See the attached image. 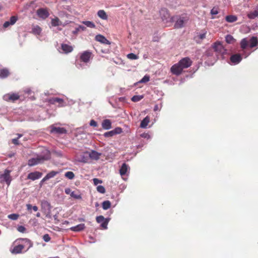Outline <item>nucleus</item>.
<instances>
[{
	"label": "nucleus",
	"instance_id": "f257e3e1",
	"mask_svg": "<svg viewBox=\"0 0 258 258\" xmlns=\"http://www.w3.org/2000/svg\"><path fill=\"white\" fill-rule=\"evenodd\" d=\"M33 245L32 242L27 238H19L13 243L10 248L12 253L17 254L27 251Z\"/></svg>",
	"mask_w": 258,
	"mask_h": 258
},
{
	"label": "nucleus",
	"instance_id": "f03ea898",
	"mask_svg": "<svg viewBox=\"0 0 258 258\" xmlns=\"http://www.w3.org/2000/svg\"><path fill=\"white\" fill-rule=\"evenodd\" d=\"M48 159V157L44 156H37L36 157H34L28 160V164L30 166H33L38 164L41 163L44 161Z\"/></svg>",
	"mask_w": 258,
	"mask_h": 258
},
{
	"label": "nucleus",
	"instance_id": "7ed1b4c3",
	"mask_svg": "<svg viewBox=\"0 0 258 258\" xmlns=\"http://www.w3.org/2000/svg\"><path fill=\"white\" fill-rule=\"evenodd\" d=\"M10 173L9 170H5L4 173L0 174V181L1 183L5 182L8 185H10L11 181Z\"/></svg>",
	"mask_w": 258,
	"mask_h": 258
},
{
	"label": "nucleus",
	"instance_id": "20e7f679",
	"mask_svg": "<svg viewBox=\"0 0 258 258\" xmlns=\"http://www.w3.org/2000/svg\"><path fill=\"white\" fill-rule=\"evenodd\" d=\"M213 49L217 53L223 55L226 54V50L224 48L223 45L219 42H215L213 45Z\"/></svg>",
	"mask_w": 258,
	"mask_h": 258
},
{
	"label": "nucleus",
	"instance_id": "39448f33",
	"mask_svg": "<svg viewBox=\"0 0 258 258\" xmlns=\"http://www.w3.org/2000/svg\"><path fill=\"white\" fill-rule=\"evenodd\" d=\"M88 152H84L76 156L75 160L79 162L87 163L89 161Z\"/></svg>",
	"mask_w": 258,
	"mask_h": 258
},
{
	"label": "nucleus",
	"instance_id": "423d86ee",
	"mask_svg": "<svg viewBox=\"0 0 258 258\" xmlns=\"http://www.w3.org/2000/svg\"><path fill=\"white\" fill-rule=\"evenodd\" d=\"M178 63L180 65L181 68L183 69L188 68L192 64V61L189 57H184L181 59Z\"/></svg>",
	"mask_w": 258,
	"mask_h": 258
},
{
	"label": "nucleus",
	"instance_id": "0eeeda50",
	"mask_svg": "<svg viewBox=\"0 0 258 258\" xmlns=\"http://www.w3.org/2000/svg\"><path fill=\"white\" fill-rule=\"evenodd\" d=\"M170 71L173 74L178 76L182 72L183 69L178 62H177L171 67Z\"/></svg>",
	"mask_w": 258,
	"mask_h": 258
},
{
	"label": "nucleus",
	"instance_id": "6e6552de",
	"mask_svg": "<svg viewBox=\"0 0 258 258\" xmlns=\"http://www.w3.org/2000/svg\"><path fill=\"white\" fill-rule=\"evenodd\" d=\"M122 132V128L119 127H117L112 131L105 133L103 135L106 138H109L113 137L115 135L119 134Z\"/></svg>",
	"mask_w": 258,
	"mask_h": 258
},
{
	"label": "nucleus",
	"instance_id": "1a4fd4ad",
	"mask_svg": "<svg viewBox=\"0 0 258 258\" xmlns=\"http://www.w3.org/2000/svg\"><path fill=\"white\" fill-rule=\"evenodd\" d=\"M242 60L241 55L240 54H234L230 56V63L232 64H237Z\"/></svg>",
	"mask_w": 258,
	"mask_h": 258
},
{
	"label": "nucleus",
	"instance_id": "9d476101",
	"mask_svg": "<svg viewBox=\"0 0 258 258\" xmlns=\"http://www.w3.org/2000/svg\"><path fill=\"white\" fill-rule=\"evenodd\" d=\"M19 95L18 94L16 93H9L3 96L4 99L8 101H14L15 100H18L19 98Z\"/></svg>",
	"mask_w": 258,
	"mask_h": 258
},
{
	"label": "nucleus",
	"instance_id": "9b49d317",
	"mask_svg": "<svg viewBox=\"0 0 258 258\" xmlns=\"http://www.w3.org/2000/svg\"><path fill=\"white\" fill-rule=\"evenodd\" d=\"M187 20V19L185 17H179L177 19L174 27L176 28H180L183 27L185 23Z\"/></svg>",
	"mask_w": 258,
	"mask_h": 258
},
{
	"label": "nucleus",
	"instance_id": "f8f14e48",
	"mask_svg": "<svg viewBox=\"0 0 258 258\" xmlns=\"http://www.w3.org/2000/svg\"><path fill=\"white\" fill-rule=\"evenodd\" d=\"M37 14L40 18L45 19L49 16V13L45 9H39L37 11Z\"/></svg>",
	"mask_w": 258,
	"mask_h": 258
},
{
	"label": "nucleus",
	"instance_id": "ddd939ff",
	"mask_svg": "<svg viewBox=\"0 0 258 258\" xmlns=\"http://www.w3.org/2000/svg\"><path fill=\"white\" fill-rule=\"evenodd\" d=\"M42 175L41 172L35 171L28 174L27 178L32 180H35L40 178Z\"/></svg>",
	"mask_w": 258,
	"mask_h": 258
},
{
	"label": "nucleus",
	"instance_id": "4468645a",
	"mask_svg": "<svg viewBox=\"0 0 258 258\" xmlns=\"http://www.w3.org/2000/svg\"><path fill=\"white\" fill-rule=\"evenodd\" d=\"M91 54V53L89 51H84L81 54L80 56V59L82 61L84 62H88L90 60Z\"/></svg>",
	"mask_w": 258,
	"mask_h": 258
},
{
	"label": "nucleus",
	"instance_id": "2eb2a0df",
	"mask_svg": "<svg viewBox=\"0 0 258 258\" xmlns=\"http://www.w3.org/2000/svg\"><path fill=\"white\" fill-rule=\"evenodd\" d=\"M51 133H55L59 134L66 133V130L63 127H56L54 125L51 126Z\"/></svg>",
	"mask_w": 258,
	"mask_h": 258
},
{
	"label": "nucleus",
	"instance_id": "dca6fc26",
	"mask_svg": "<svg viewBox=\"0 0 258 258\" xmlns=\"http://www.w3.org/2000/svg\"><path fill=\"white\" fill-rule=\"evenodd\" d=\"M88 155L89 158L94 160H98L100 158L101 153L94 150H92L90 152H88Z\"/></svg>",
	"mask_w": 258,
	"mask_h": 258
},
{
	"label": "nucleus",
	"instance_id": "f3484780",
	"mask_svg": "<svg viewBox=\"0 0 258 258\" xmlns=\"http://www.w3.org/2000/svg\"><path fill=\"white\" fill-rule=\"evenodd\" d=\"M129 166L126 163H123L122 164L119 169L120 174L122 176L126 174H127L128 172H129Z\"/></svg>",
	"mask_w": 258,
	"mask_h": 258
},
{
	"label": "nucleus",
	"instance_id": "a211bd4d",
	"mask_svg": "<svg viewBox=\"0 0 258 258\" xmlns=\"http://www.w3.org/2000/svg\"><path fill=\"white\" fill-rule=\"evenodd\" d=\"M49 102L51 104H54L56 103L59 104L58 106L59 107L63 106V99L57 97L52 98L49 99Z\"/></svg>",
	"mask_w": 258,
	"mask_h": 258
},
{
	"label": "nucleus",
	"instance_id": "6ab92c4d",
	"mask_svg": "<svg viewBox=\"0 0 258 258\" xmlns=\"http://www.w3.org/2000/svg\"><path fill=\"white\" fill-rule=\"evenodd\" d=\"M95 40L98 42H101L103 44H110L109 41L103 35L98 34L95 37Z\"/></svg>",
	"mask_w": 258,
	"mask_h": 258
},
{
	"label": "nucleus",
	"instance_id": "aec40b11",
	"mask_svg": "<svg viewBox=\"0 0 258 258\" xmlns=\"http://www.w3.org/2000/svg\"><path fill=\"white\" fill-rule=\"evenodd\" d=\"M61 49L63 53H68L73 51V47L71 45H70L67 44H62Z\"/></svg>",
	"mask_w": 258,
	"mask_h": 258
},
{
	"label": "nucleus",
	"instance_id": "412c9836",
	"mask_svg": "<svg viewBox=\"0 0 258 258\" xmlns=\"http://www.w3.org/2000/svg\"><path fill=\"white\" fill-rule=\"evenodd\" d=\"M57 172L54 171H51L49 173L46 174V175L41 180V183H42L51 178L54 177L57 174Z\"/></svg>",
	"mask_w": 258,
	"mask_h": 258
},
{
	"label": "nucleus",
	"instance_id": "4be33fe9",
	"mask_svg": "<svg viewBox=\"0 0 258 258\" xmlns=\"http://www.w3.org/2000/svg\"><path fill=\"white\" fill-rule=\"evenodd\" d=\"M102 127L104 130H109L111 128V122L109 119H105L102 122Z\"/></svg>",
	"mask_w": 258,
	"mask_h": 258
},
{
	"label": "nucleus",
	"instance_id": "5701e85b",
	"mask_svg": "<svg viewBox=\"0 0 258 258\" xmlns=\"http://www.w3.org/2000/svg\"><path fill=\"white\" fill-rule=\"evenodd\" d=\"M85 226L84 224H80L77 226L70 228V230L75 232H79L84 229Z\"/></svg>",
	"mask_w": 258,
	"mask_h": 258
},
{
	"label": "nucleus",
	"instance_id": "b1692460",
	"mask_svg": "<svg viewBox=\"0 0 258 258\" xmlns=\"http://www.w3.org/2000/svg\"><path fill=\"white\" fill-rule=\"evenodd\" d=\"M150 118L149 116H147L146 117H145L141 121L140 127L144 128H146L150 122Z\"/></svg>",
	"mask_w": 258,
	"mask_h": 258
},
{
	"label": "nucleus",
	"instance_id": "393cba45",
	"mask_svg": "<svg viewBox=\"0 0 258 258\" xmlns=\"http://www.w3.org/2000/svg\"><path fill=\"white\" fill-rule=\"evenodd\" d=\"M97 16L104 20H106L108 19L107 15L103 10H99L97 12Z\"/></svg>",
	"mask_w": 258,
	"mask_h": 258
},
{
	"label": "nucleus",
	"instance_id": "a878e982",
	"mask_svg": "<svg viewBox=\"0 0 258 258\" xmlns=\"http://www.w3.org/2000/svg\"><path fill=\"white\" fill-rule=\"evenodd\" d=\"M247 17L250 19H254L256 17H258V9L253 11L249 12L247 15Z\"/></svg>",
	"mask_w": 258,
	"mask_h": 258
},
{
	"label": "nucleus",
	"instance_id": "bb28decb",
	"mask_svg": "<svg viewBox=\"0 0 258 258\" xmlns=\"http://www.w3.org/2000/svg\"><path fill=\"white\" fill-rule=\"evenodd\" d=\"M257 39L255 37H251L248 41V44L251 48L254 47L257 45Z\"/></svg>",
	"mask_w": 258,
	"mask_h": 258
},
{
	"label": "nucleus",
	"instance_id": "cd10ccee",
	"mask_svg": "<svg viewBox=\"0 0 258 258\" xmlns=\"http://www.w3.org/2000/svg\"><path fill=\"white\" fill-rule=\"evenodd\" d=\"M86 30V27L82 25H79L75 29L72 31V33L74 35H77L79 32L84 31Z\"/></svg>",
	"mask_w": 258,
	"mask_h": 258
},
{
	"label": "nucleus",
	"instance_id": "c85d7f7f",
	"mask_svg": "<svg viewBox=\"0 0 258 258\" xmlns=\"http://www.w3.org/2000/svg\"><path fill=\"white\" fill-rule=\"evenodd\" d=\"M225 20L227 22L233 23L237 20V17L234 15H228L225 17Z\"/></svg>",
	"mask_w": 258,
	"mask_h": 258
},
{
	"label": "nucleus",
	"instance_id": "c756f323",
	"mask_svg": "<svg viewBox=\"0 0 258 258\" xmlns=\"http://www.w3.org/2000/svg\"><path fill=\"white\" fill-rule=\"evenodd\" d=\"M71 196L74 199L77 200H80L82 199L81 194L79 191H73L71 193Z\"/></svg>",
	"mask_w": 258,
	"mask_h": 258
},
{
	"label": "nucleus",
	"instance_id": "7c9ffc66",
	"mask_svg": "<svg viewBox=\"0 0 258 258\" xmlns=\"http://www.w3.org/2000/svg\"><path fill=\"white\" fill-rule=\"evenodd\" d=\"M9 75V72L7 69H4L0 70V78H6Z\"/></svg>",
	"mask_w": 258,
	"mask_h": 258
},
{
	"label": "nucleus",
	"instance_id": "2f4dec72",
	"mask_svg": "<svg viewBox=\"0 0 258 258\" xmlns=\"http://www.w3.org/2000/svg\"><path fill=\"white\" fill-rule=\"evenodd\" d=\"M82 23L83 24H84L86 26H87L89 28H95V26H96L95 24L93 22H91V21H82Z\"/></svg>",
	"mask_w": 258,
	"mask_h": 258
},
{
	"label": "nucleus",
	"instance_id": "473e14b6",
	"mask_svg": "<svg viewBox=\"0 0 258 258\" xmlns=\"http://www.w3.org/2000/svg\"><path fill=\"white\" fill-rule=\"evenodd\" d=\"M225 40L227 43L232 44L233 43L235 40L233 38V37L230 35H227L225 37Z\"/></svg>",
	"mask_w": 258,
	"mask_h": 258
},
{
	"label": "nucleus",
	"instance_id": "72a5a7b5",
	"mask_svg": "<svg viewBox=\"0 0 258 258\" xmlns=\"http://www.w3.org/2000/svg\"><path fill=\"white\" fill-rule=\"evenodd\" d=\"M248 45V41L246 38H243L240 42V46L242 49H245Z\"/></svg>",
	"mask_w": 258,
	"mask_h": 258
},
{
	"label": "nucleus",
	"instance_id": "f704fd0d",
	"mask_svg": "<svg viewBox=\"0 0 258 258\" xmlns=\"http://www.w3.org/2000/svg\"><path fill=\"white\" fill-rule=\"evenodd\" d=\"M60 22L58 18H55L51 20V25L52 26L56 27L60 25Z\"/></svg>",
	"mask_w": 258,
	"mask_h": 258
},
{
	"label": "nucleus",
	"instance_id": "c9c22d12",
	"mask_svg": "<svg viewBox=\"0 0 258 258\" xmlns=\"http://www.w3.org/2000/svg\"><path fill=\"white\" fill-rule=\"evenodd\" d=\"M111 206V203L109 201H105L102 203V208L104 210H107L110 208Z\"/></svg>",
	"mask_w": 258,
	"mask_h": 258
},
{
	"label": "nucleus",
	"instance_id": "e433bc0d",
	"mask_svg": "<svg viewBox=\"0 0 258 258\" xmlns=\"http://www.w3.org/2000/svg\"><path fill=\"white\" fill-rule=\"evenodd\" d=\"M64 176L69 179H72L75 177L74 173L72 171H68L65 173Z\"/></svg>",
	"mask_w": 258,
	"mask_h": 258
},
{
	"label": "nucleus",
	"instance_id": "4c0bfd02",
	"mask_svg": "<svg viewBox=\"0 0 258 258\" xmlns=\"http://www.w3.org/2000/svg\"><path fill=\"white\" fill-rule=\"evenodd\" d=\"M33 32L35 34H39L41 32V28L38 26H34L32 29Z\"/></svg>",
	"mask_w": 258,
	"mask_h": 258
},
{
	"label": "nucleus",
	"instance_id": "58836bf2",
	"mask_svg": "<svg viewBox=\"0 0 258 258\" xmlns=\"http://www.w3.org/2000/svg\"><path fill=\"white\" fill-rule=\"evenodd\" d=\"M143 98V96L142 95H135L132 97L131 100L133 102H138L140 101Z\"/></svg>",
	"mask_w": 258,
	"mask_h": 258
},
{
	"label": "nucleus",
	"instance_id": "ea45409f",
	"mask_svg": "<svg viewBox=\"0 0 258 258\" xmlns=\"http://www.w3.org/2000/svg\"><path fill=\"white\" fill-rule=\"evenodd\" d=\"M97 190L101 194H104L105 192V189L102 185H98L97 187Z\"/></svg>",
	"mask_w": 258,
	"mask_h": 258
},
{
	"label": "nucleus",
	"instance_id": "a19ab883",
	"mask_svg": "<svg viewBox=\"0 0 258 258\" xmlns=\"http://www.w3.org/2000/svg\"><path fill=\"white\" fill-rule=\"evenodd\" d=\"M8 218L13 220H16L18 218L19 215L16 214H12L8 215Z\"/></svg>",
	"mask_w": 258,
	"mask_h": 258
},
{
	"label": "nucleus",
	"instance_id": "79ce46f5",
	"mask_svg": "<svg viewBox=\"0 0 258 258\" xmlns=\"http://www.w3.org/2000/svg\"><path fill=\"white\" fill-rule=\"evenodd\" d=\"M106 219H105L104 217L103 216H99L96 217V221L98 223H102Z\"/></svg>",
	"mask_w": 258,
	"mask_h": 258
},
{
	"label": "nucleus",
	"instance_id": "37998d69",
	"mask_svg": "<svg viewBox=\"0 0 258 258\" xmlns=\"http://www.w3.org/2000/svg\"><path fill=\"white\" fill-rule=\"evenodd\" d=\"M127 57L128 58L131 59H137L138 58V56L133 53L128 54L127 55Z\"/></svg>",
	"mask_w": 258,
	"mask_h": 258
},
{
	"label": "nucleus",
	"instance_id": "c03bdc74",
	"mask_svg": "<svg viewBox=\"0 0 258 258\" xmlns=\"http://www.w3.org/2000/svg\"><path fill=\"white\" fill-rule=\"evenodd\" d=\"M212 15H216L219 13V11L218 8L214 7L211 10L210 12Z\"/></svg>",
	"mask_w": 258,
	"mask_h": 258
},
{
	"label": "nucleus",
	"instance_id": "a18cd8bd",
	"mask_svg": "<svg viewBox=\"0 0 258 258\" xmlns=\"http://www.w3.org/2000/svg\"><path fill=\"white\" fill-rule=\"evenodd\" d=\"M150 77L148 75L145 76L140 81V83H146L149 81Z\"/></svg>",
	"mask_w": 258,
	"mask_h": 258
},
{
	"label": "nucleus",
	"instance_id": "49530a36",
	"mask_svg": "<svg viewBox=\"0 0 258 258\" xmlns=\"http://www.w3.org/2000/svg\"><path fill=\"white\" fill-rule=\"evenodd\" d=\"M17 230L21 233H25L26 231V228L23 226H19Z\"/></svg>",
	"mask_w": 258,
	"mask_h": 258
},
{
	"label": "nucleus",
	"instance_id": "de8ad7c7",
	"mask_svg": "<svg viewBox=\"0 0 258 258\" xmlns=\"http://www.w3.org/2000/svg\"><path fill=\"white\" fill-rule=\"evenodd\" d=\"M17 21V17L16 16H12L11 17L10 22L12 25H14Z\"/></svg>",
	"mask_w": 258,
	"mask_h": 258
},
{
	"label": "nucleus",
	"instance_id": "09e8293b",
	"mask_svg": "<svg viewBox=\"0 0 258 258\" xmlns=\"http://www.w3.org/2000/svg\"><path fill=\"white\" fill-rule=\"evenodd\" d=\"M43 239L45 242H48L50 240V237L48 234H45L43 236Z\"/></svg>",
	"mask_w": 258,
	"mask_h": 258
},
{
	"label": "nucleus",
	"instance_id": "8fccbe9b",
	"mask_svg": "<svg viewBox=\"0 0 258 258\" xmlns=\"http://www.w3.org/2000/svg\"><path fill=\"white\" fill-rule=\"evenodd\" d=\"M22 137V135L19 134L18 137L17 139H13L12 140V143L14 144L15 145H18L19 142H18V139Z\"/></svg>",
	"mask_w": 258,
	"mask_h": 258
},
{
	"label": "nucleus",
	"instance_id": "3c124183",
	"mask_svg": "<svg viewBox=\"0 0 258 258\" xmlns=\"http://www.w3.org/2000/svg\"><path fill=\"white\" fill-rule=\"evenodd\" d=\"M206 31H204L203 32L201 33L199 37L201 39H203L206 38Z\"/></svg>",
	"mask_w": 258,
	"mask_h": 258
},
{
	"label": "nucleus",
	"instance_id": "603ef678",
	"mask_svg": "<svg viewBox=\"0 0 258 258\" xmlns=\"http://www.w3.org/2000/svg\"><path fill=\"white\" fill-rule=\"evenodd\" d=\"M107 224H108V221H106V220L101 223V226L104 229H106L107 228Z\"/></svg>",
	"mask_w": 258,
	"mask_h": 258
},
{
	"label": "nucleus",
	"instance_id": "864d4df0",
	"mask_svg": "<svg viewBox=\"0 0 258 258\" xmlns=\"http://www.w3.org/2000/svg\"><path fill=\"white\" fill-rule=\"evenodd\" d=\"M94 184L95 185H97L99 183H101L102 182V181L101 180H100L98 178H94L93 179Z\"/></svg>",
	"mask_w": 258,
	"mask_h": 258
},
{
	"label": "nucleus",
	"instance_id": "5fc2aeb1",
	"mask_svg": "<svg viewBox=\"0 0 258 258\" xmlns=\"http://www.w3.org/2000/svg\"><path fill=\"white\" fill-rule=\"evenodd\" d=\"M141 136L142 137V138H146V139H151V136L149 134H148V133H143L141 135Z\"/></svg>",
	"mask_w": 258,
	"mask_h": 258
},
{
	"label": "nucleus",
	"instance_id": "6e6d98bb",
	"mask_svg": "<svg viewBox=\"0 0 258 258\" xmlns=\"http://www.w3.org/2000/svg\"><path fill=\"white\" fill-rule=\"evenodd\" d=\"M90 125L92 126L96 127L97 126V123L94 120L92 119L90 122Z\"/></svg>",
	"mask_w": 258,
	"mask_h": 258
},
{
	"label": "nucleus",
	"instance_id": "4d7b16f0",
	"mask_svg": "<svg viewBox=\"0 0 258 258\" xmlns=\"http://www.w3.org/2000/svg\"><path fill=\"white\" fill-rule=\"evenodd\" d=\"M10 25H12L10 23V21H8L4 23L3 26L4 28H7Z\"/></svg>",
	"mask_w": 258,
	"mask_h": 258
},
{
	"label": "nucleus",
	"instance_id": "13d9d810",
	"mask_svg": "<svg viewBox=\"0 0 258 258\" xmlns=\"http://www.w3.org/2000/svg\"><path fill=\"white\" fill-rule=\"evenodd\" d=\"M65 192L67 195H71V193L72 192V191L71 190V189L70 188H67L65 189Z\"/></svg>",
	"mask_w": 258,
	"mask_h": 258
},
{
	"label": "nucleus",
	"instance_id": "bf43d9fd",
	"mask_svg": "<svg viewBox=\"0 0 258 258\" xmlns=\"http://www.w3.org/2000/svg\"><path fill=\"white\" fill-rule=\"evenodd\" d=\"M160 14L162 15V13H166V15L167 16H168V13H167V10L165 9H162L161 11L160 12Z\"/></svg>",
	"mask_w": 258,
	"mask_h": 258
},
{
	"label": "nucleus",
	"instance_id": "052dcab7",
	"mask_svg": "<svg viewBox=\"0 0 258 258\" xmlns=\"http://www.w3.org/2000/svg\"><path fill=\"white\" fill-rule=\"evenodd\" d=\"M25 92L28 94H30L32 92L31 90L29 88H27L24 90Z\"/></svg>",
	"mask_w": 258,
	"mask_h": 258
},
{
	"label": "nucleus",
	"instance_id": "680f3d73",
	"mask_svg": "<svg viewBox=\"0 0 258 258\" xmlns=\"http://www.w3.org/2000/svg\"><path fill=\"white\" fill-rule=\"evenodd\" d=\"M27 210H30L32 208V206L30 204H27L26 205Z\"/></svg>",
	"mask_w": 258,
	"mask_h": 258
},
{
	"label": "nucleus",
	"instance_id": "e2e57ef3",
	"mask_svg": "<svg viewBox=\"0 0 258 258\" xmlns=\"http://www.w3.org/2000/svg\"><path fill=\"white\" fill-rule=\"evenodd\" d=\"M34 211H37L38 210V207L36 206H32V208Z\"/></svg>",
	"mask_w": 258,
	"mask_h": 258
},
{
	"label": "nucleus",
	"instance_id": "0e129e2a",
	"mask_svg": "<svg viewBox=\"0 0 258 258\" xmlns=\"http://www.w3.org/2000/svg\"><path fill=\"white\" fill-rule=\"evenodd\" d=\"M154 111H157V110H159V107H158V105H156L154 106Z\"/></svg>",
	"mask_w": 258,
	"mask_h": 258
},
{
	"label": "nucleus",
	"instance_id": "69168bd1",
	"mask_svg": "<svg viewBox=\"0 0 258 258\" xmlns=\"http://www.w3.org/2000/svg\"><path fill=\"white\" fill-rule=\"evenodd\" d=\"M40 216V213H37L36 214V217H39Z\"/></svg>",
	"mask_w": 258,
	"mask_h": 258
},
{
	"label": "nucleus",
	"instance_id": "338daca9",
	"mask_svg": "<svg viewBox=\"0 0 258 258\" xmlns=\"http://www.w3.org/2000/svg\"><path fill=\"white\" fill-rule=\"evenodd\" d=\"M249 53H247V54L245 55V57H247L249 55Z\"/></svg>",
	"mask_w": 258,
	"mask_h": 258
},
{
	"label": "nucleus",
	"instance_id": "774afa93",
	"mask_svg": "<svg viewBox=\"0 0 258 258\" xmlns=\"http://www.w3.org/2000/svg\"><path fill=\"white\" fill-rule=\"evenodd\" d=\"M78 65H79L78 64H77V67H78V68H80V67H81V64H79V66H78Z\"/></svg>",
	"mask_w": 258,
	"mask_h": 258
}]
</instances>
